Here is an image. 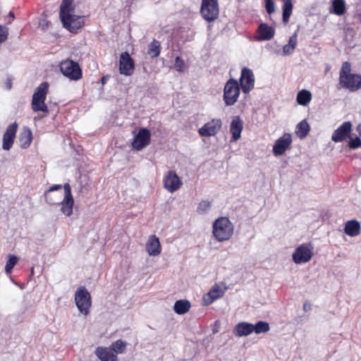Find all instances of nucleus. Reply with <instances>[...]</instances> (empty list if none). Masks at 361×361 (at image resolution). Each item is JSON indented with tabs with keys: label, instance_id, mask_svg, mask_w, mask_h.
Listing matches in <instances>:
<instances>
[{
	"label": "nucleus",
	"instance_id": "cd10ccee",
	"mask_svg": "<svg viewBox=\"0 0 361 361\" xmlns=\"http://www.w3.org/2000/svg\"><path fill=\"white\" fill-rule=\"evenodd\" d=\"M283 1V6H282V10H283V22L286 24L288 23L290 17L292 14L293 11V3L292 0H282Z\"/></svg>",
	"mask_w": 361,
	"mask_h": 361
},
{
	"label": "nucleus",
	"instance_id": "f03ea898",
	"mask_svg": "<svg viewBox=\"0 0 361 361\" xmlns=\"http://www.w3.org/2000/svg\"><path fill=\"white\" fill-rule=\"evenodd\" d=\"M49 91V83L42 82L35 90L32 99V109L35 112L42 111L48 113V106L45 103Z\"/></svg>",
	"mask_w": 361,
	"mask_h": 361
},
{
	"label": "nucleus",
	"instance_id": "1a4fd4ad",
	"mask_svg": "<svg viewBox=\"0 0 361 361\" xmlns=\"http://www.w3.org/2000/svg\"><path fill=\"white\" fill-rule=\"evenodd\" d=\"M18 128V123L16 121L7 126L2 138V149L4 150L8 151L12 148Z\"/></svg>",
	"mask_w": 361,
	"mask_h": 361
},
{
	"label": "nucleus",
	"instance_id": "2f4dec72",
	"mask_svg": "<svg viewBox=\"0 0 361 361\" xmlns=\"http://www.w3.org/2000/svg\"><path fill=\"white\" fill-rule=\"evenodd\" d=\"M312 94L310 91L302 90L297 94V102L302 106H307L311 101Z\"/></svg>",
	"mask_w": 361,
	"mask_h": 361
},
{
	"label": "nucleus",
	"instance_id": "4468645a",
	"mask_svg": "<svg viewBox=\"0 0 361 361\" xmlns=\"http://www.w3.org/2000/svg\"><path fill=\"white\" fill-rule=\"evenodd\" d=\"M63 27L73 33H76L84 25L83 17L71 14L68 16L67 19L61 20Z\"/></svg>",
	"mask_w": 361,
	"mask_h": 361
},
{
	"label": "nucleus",
	"instance_id": "37998d69",
	"mask_svg": "<svg viewBox=\"0 0 361 361\" xmlns=\"http://www.w3.org/2000/svg\"><path fill=\"white\" fill-rule=\"evenodd\" d=\"M348 147L353 149H355L361 147V139L358 137L351 138L348 142Z\"/></svg>",
	"mask_w": 361,
	"mask_h": 361
},
{
	"label": "nucleus",
	"instance_id": "58836bf2",
	"mask_svg": "<svg viewBox=\"0 0 361 361\" xmlns=\"http://www.w3.org/2000/svg\"><path fill=\"white\" fill-rule=\"evenodd\" d=\"M216 300V296H213L212 293L208 292L207 293L204 294L202 299V305L204 306H207L212 304L214 300Z\"/></svg>",
	"mask_w": 361,
	"mask_h": 361
},
{
	"label": "nucleus",
	"instance_id": "6e6552de",
	"mask_svg": "<svg viewBox=\"0 0 361 361\" xmlns=\"http://www.w3.org/2000/svg\"><path fill=\"white\" fill-rule=\"evenodd\" d=\"M240 86L245 94H247L254 89L255 76L252 71L247 67H243L241 70L240 77Z\"/></svg>",
	"mask_w": 361,
	"mask_h": 361
},
{
	"label": "nucleus",
	"instance_id": "473e14b6",
	"mask_svg": "<svg viewBox=\"0 0 361 361\" xmlns=\"http://www.w3.org/2000/svg\"><path fill=\"white\" fill-rule=\"evenodd\" d=\"M253 332L257 334L267 333L269 331V324L267 322L259 321L255 324H252Z\"/></svg>",
	"mask_w": 361,
	"mask_h": 361
},
{
	"label": "nucleus",
	"instance_id": "ea45409f",
	"mask_svg": "<svg viewBox=\"0 0 361 361\" xmlns=\"http://www.w3.org/2000/svg\"><path fill=\"white\" fill-rule=\"evenodd\" d=\"M185 66V63L184 60L180 56H176L175 59V63H174L175 69L178 72L181 73L184 71Z\"/></svg>",
	"mask_w": 361,
	"mask_h": 361
},
{
	"label": "nucleus",
	"instance_id": "2eb2a0df",
	"mask_svg": "<svg viewBox=\"0 0 361 361\" xmlns=\"http://www.w3.org/2000/svg\"><path fill=\"white\" fill-rule=\"evenodd\" d=\"M221 126V120L219 118H214L206 123L198 130V133L202 137L214 136L219 131Z\"/></svg>",
	"mask_w": 361,
	"mask_h": 361
},
{
	"label": "nucleus",
	"instance_id": "b1692460",
	"mask_svg": "<svg viewBox=\"0 0 361 361\" xmlns=\"http://www.w3.org/2000/svg\"><path fill=\"white\" fill-rule=\"evenodd\" d=\"M32 140V133L31 130L27 127H23L20 134L19 135L20 147L21 149L28 148Z\"/></svg>",
	"mask_w": 361,
	"mask_h": 361
},
{
	"label": "nucleus",
	"instance_id": "f3484780",
	"mask_svg": "<svg viewBox=\"0 0 361 361\" xmlns=\"http://www.w3.org/2000/svg\"><path fill=\"white\" fill-rule=\"evenodd\" d=\"M164 188L170 192L178 190L182 185V181L174 171H169L164 178Z\"/></svg>",
	"mask_w": 361,
	"mask_h": 361
},
{
	"label": "nucleus",
	"instance_id": "8fccbe9b",
	"mask_svg": "<svg viewBox=\"0 0 361 361\" xmlns=\"http://www.w3.org/2000/svg\"><path fill=\"white\" fill-rule=\"evenodd\" d=\"M8 18H10L11 20L8 23H11V20H13L14 19V18H15L14 13L12 12V11H10L9 13H8Z\"/></svg>",
	"mask_w": 361,
	"mask_h": 361
},
{
	"label": "nucleus",
	"instance_id": "c9c22d12",
	"mask_svg": "<svg viewBox=\"0 0 361 361\" xmlns=\"http://www.w3.org/2000/svg\"><path fill=\"white\" fill-rule=\"evenodd\" d=\"M211 206L209 201L202 200L199 203L197 207V213L199 214H204L211 209Z\"/></svg>",
	"mask_w": 361,
	"mask_h": 361
},
{
	"label": "nucleus",
	"instance_id": "4c0bfd02",
	"mask_svg": "<svg viewBox=\"0 0 361 361\" xmlns=\"http://www.w3.org/2000/svg\"><path fill=\"white\" fill-rule=\"evenodd\" d=\"M351 71V65L348 61H345L342 64V67L341 68L339 73V80L343 79L345 76H348L350 75Z\"/></svg>",
	"mask_w": 361,
	"mask_h": 361
},
{
	"label": "nucleus",
	"instance_id": "393cba45",
	"mask_svg": "<svg viewBox=\"0 0 361 361\" xmlns=\"http://www.w3.org/2000/svg\"><path fill=\"white\" fill-rule=\"evenodd\" d=\"M361 226L357 220H350L345 223L344 232L350 237H355L360 234Z\"/></svg>",
	"mask_w": 361,
	"mask_h": 361
},
{
	"label": "nucleus",
	"instance_id": "5701e85b",
	"mask_svg": "<svg viewBox=\"0 0 361 361\" xmlns=\"http://www.w3.org/2000/svg\"><path fill=\"white\" fill-rule=\"evenodd\" d=\"M146 250L150 256H156L161 252V245L159 238L154 235L149 237L147 244Z\"/></svg>",
	"mask_w": 361,
	"mask_h": 361
},
{
	"label": "nucleus",
	"instance_id": "9b49d317",
	"mask_svg": "<svg viewBox=\"0 0 361 361\" xmlns=\"http://www.w3.org/2000/svg\"><path fill=\"white\" fill-rule=\"evenodd\" d=\"M64 188V197L63 201L60 202L61 212L67 216H69L73 213V206L74 200L71 194V188L69 183H65Z\"/></svg>",
	"mask_w": 361,
	"mask_h": 361
},
{
	"label": "nucleus",
	"instance_id": "7ed1b4c3",
	"mask_svg": "<svg viewBox=\"0 0 361 361\" xmlns=\"http://www.w3.org/2000/svg\"><path fill=\"white\" fill-rule=\"evenodd\" d=\"M240 87L236 79L230 78L226 82L223 96L226 106H233L238 102L240 93Z\"/></svg>",
	"mask_w": 361,
	"mask_h": 361
},
{
	"label": "nucleus",
	"instance_id": "20e7f679",
	"mask_svg": "<svg viewBox=\"0 0 361 361\" xmlns=\"http://www.w3.org/2000/svg\"><path fill=\"white\" fill-rule=\"evenodd\" d=\"M75 305L80 313L87 315L92 305L91 295L84 287L80 286L75 293Z\"/></svg>",
	"mask_w": 361,
	"mask_h": 361
},
{
	"label": "nucleus",
	"instance_id": "49530a36",
	"mask_svg": "<svg viewBox=\"0 0 361 361\" xmlns=\"http://www.w3.org/2000/svg\"><path fill=\"white\" fill-rule=\"evenodd\" d=\"M62 188V185H52L46 192L47 193H50L51 192H53V191H55V190H58L59 189H61Z\"/></svg>",
	"mask_w": 361,
	"mask_h": 361
},
{
	"label": "nucleus",
	"instance_id": "a19ab883",
	"mask_svg": "<svg viewBox=\"0 0 361 361\" xmlns=\"http://www.w3.org/2000/svg\"><path fill=\"white\" fill-rule=\"evenodd\" d=\"M264 6L268 14L271 15L275 12V4L273 0H264Z\"/></svg>",
	"mask_w": 361,
	"mask_h": 361
},
{
	"label": "nucleus",
	"instance_id": "72a5a7b5",
	"mask_svg": "<svg viewBox=\"0 0 361 361\" xmlns=\"http://www.w3.org/2000/svg\"><path fill=\"white\" fill-rule=\"evenodd\" d=\"M127 343L121 339L114 342L110 348L116 355L123 353L126 350Z\"/></svg>",
	"mask_w": 361,
	"mask_h": 361
},
{
	"label": "nucleus",
	"instance_id": "6ab92c4d",
	"mask_svg": "<svg viewBox=\"0 0 361 361\" xmlns=\"http://www.w3.org/2000/svg\"><path fill=\"white\" fill-rule=\"evenodd\" d=\"M258 40L267 41L271 39L275 35V30L267 23H260L257 27Z\"/></svg>",
	"mask_w": 361,
	"mask_h": 361
},
{
	"label": "nucleus",
	"instance_id": "a18cd8bd",
	"mask_svg": "<svg viewBox=\"0 0 361 361\" xmlns=\"http://www.w3.org/2000/svg\"><path fill=\"white\" fill-rule=\"evenodd\" d=\"M49 193H47V192H46V193H45V196H46V200H47V202L49 204H59V202H56V201H54V198H51V197H49Z\"/></svg>",
	"mask_w": 361,
	"mask_h": 361
},
{
	"label": "nucleus",
	"instance_id": "9d476101",
	"mask_svg": "<svg viewBox=\"0 0 361 361\" xmlns=\"http://www.w3.org/2000/svg\"><path fill=\"white\" fill-rule=\"evenodd\" d=\"M135 70V63L128 51L121 54L119 59V73L126 76L133 75Z\"/></svg>",
	"mask_w": 361,
	"mask_h": 361
},
{
	"label": "nucleus",
	"instance_id": "79ce46f5",
	"mask_svg": "<svg viewBox=\"0 0 361 361\" xmlns=\"http://www.w3.org/2000/svg\"><path fill=\"white\" fill-rule=\"evenodd\" d=\"M213 296L216 297V300L223 296L224 291L217 285H214L209 291Z\"/></svg>",
	"mask_w": 361,
	"mask_h": 361
},
{
	"label": "nucleus",
	"instance_id": "a878e982",
	"mask_svg": "<svg viewBox=\"0 0 361 361\" xmlns=\"http://www.w3.org/2000/svg\"><path fill=\"white\" fill-rule=\"evenodd\" d=\"M73 0H62L60 6L59 16L61 20L67 19L68 16L73 12L74 8L73 7Z\"/></svg>",
	"mask_w": 361,
	"mask_h": 361
},
{
	"label": "nucleus",
	"instance_id": "de8ad7c7",
	"mask_svg": "<svg viewBox=\"0 0 361 361\" xmlns=\"http://www.w3.org/2000/svg\"><path fill=\"white\" fill-rule=\"evenodd\" d=\"M310 310H311V304L307 302H305L303 305V310L305 312H307V311H310Z\"/></svg>",
	"mask_w": 361,
	"mask_h": 361
},
{
	"label": "nucleus",
	"instance_id": "bb28decb",
	"mask_svg": "<svg viewBox=\"0 0 361 361\" xmlns=\"http://www.w3.org/2000/svg\"><path fill=\"white\" fill-rule=\"evenodd\" d=\"M190 302L187 300H177L173 305V310L178 314H184L190 308Z\"/></svg>",
	"mask_w": 361,
	"mask_h": 361
},
{
	"label": "nucleus",
	"instance_id": "f704fd0d",
	"mask_svg": "<svg viewBox=\"0 0 361 361\" xmlns=\"http://www.w3.org/2000/svg\"><path fill=\"white\" fill-rule=\"evenodd\" d=\"M334 13L338 16H341L345 10V5L343 0H334L332 3Z\"/></svg>",
	"mask_w": 361,
	"mask_h": 361
},
{
	"label": "nucleus",
	"instance_id": "c03bdc74",
	"mask_svg": "<svg viewBox=\"0 0 361 361\" xmlns=\"http://www.w3.org/2000/svg\"><path fill=\"white\" fill-rule=\"evenodd\" d=\"M8 35V30L2 25H0V43H2L7 39Z\"/></svg>",
	"mask_w": 361,
	"mask_h": 361
},
{
	"label": "nucleus",
	"instance_id": "603ef678",
	"mask_svg": "<svg viewBox=\"0 0 361 361\" xmlns=\"http://www.w3.org/2000/svg\"><path fill=\"white\" fill-rule=\"evenodd\" d=\"M356 130L360 136H361V124L357 125Z\"/></svg>",
	"mask_w": 361,
	"mask_h": 361
},
{
	"label": "nucleus",
	"instance_id": "f257e3e1",
	"mask_svg": "<svg viewBox=\"0 0 361 361\" xmlns=\"http://www.w3.org/2000/svg\"><path fill=\"white\" fill-rule=\"evenodd\" d=\"M233 232L234 226L228 217H219L212 224V235L218 242L230 240Z\"/></svg>",
	"mask_w": 361,
	"mask_h": 361
},
{
	"label": "nucleus",
	"instance_id": "4be33fe9",
	"mask_svg": "<svg viewBox=\"0 0 361 361\" xmlns=\"http://www.w3.org/2000/svg\"><path fill=\"white\" fill-rule=\"evenodd\" d=\"M94 353L101 361H118L117 355L110 348L99 346L96 348Z\"/></svg>",
	"mask_w": 361,
	"mask_h": 361
},
{
	"label": "nucleus",
	"instance_id": "e433bc0d",
	"mask_svg": "<svg viewBox=\"0 0 361 361\" xmlns=\"http://www.w3.org/2000/svg\"><path fill=\"white\" fill-rule=\"evenodd\" d=\"M18 259L16 256L13 255H8V260L5 266V271L6 273H10L16 264L18 262Z\"/></svg>",
	"mask_w": 361,
	"mask_h": 361
},
{
	"label": "nucleus",
	"instance_id": "c756f323",
	"mask_svg": "<svg viewBox=\"0 0 361 361\" xmlns=\"http://www.w3.org/2000/svg\"><path fill=\"white\" fill-rule=\"evenodd\" d=\"M310 130V126L305 120H302L296 126V133L300 139L305 138Z\"/></svg>",
	"mask_w": 361,
	"mask_h": 361
},
{
	"label": "nucleus",
	"instance_id": "ddd939ff",
	"mask_svg": "<svg viewBox=\"0 0 361 361\" xmlns=\"http://www.w3.org/2000/svg\"><path fill=\"white\" fill-rule=\"evenodd\" d=\"M292 143V136L290 133H284L281 137L275 141L273 146V154L276 156H281L288 149Z\"/></svg>",
	"mask_w": 361,
	"mask_h": 361
},
{
	"label": "nucleus",
	"instance_id": "09e8293b",
	"mask_svg": "<svg viewBox=\"0 0 361 361\" xmlns=\"http://www.w3.org/2000/svg\"><path fill=\"white\" fill-rule=\"evenodd\" d=\"M109 75H104L101 79V83L104 85L106 83L107 80H109Z\"/></svg>",
	"mask_w": 361,
	"mask_h": 361
},
{
	"label": "nucleus",
	"instance_id": "0eeeda50",
	"mask_svg": "<svg viewBox=\"0 0 361 361\" xmlns=\"http://www.w3.org/2000/svg\"><path fill=\"white\" fill-rule=\"evenodd\" d=\"M313 256L312 248L310 244H301L293 253V261L297 264H305L310 262Z\"/></svg>",
	"mask_w": 361,
	"mask_h": 361
},
{
	"label": "nucleus",
	"instance_id": "7c9ffc66",
	"mask_svg": "<svg viewBox=\"0 0 361 361\" xmlns=\"http://www.w3.org/2000/svg\"><path fill=\"white\" fill-rule=\"evenodd\" d=\"M161 52V44L160 42L154 39L148 45L147 54L152 58L157 57Z\"/></svg>",
	"mask_w": 361,
	"mask_h": 361
},
{
	"label": "nucleus",
	"instance_id": "3c124183",
	"mask_svg": "<svg viewBox=\"0 0 361 361\" xmlns=\"http://www.w3.org/2000/svg\"><path fill=\"white\" fill-rule=\"evenodd\" d=\"M11 87H12L11 80L8 79L7 81H6V88L8 90H11Z\"/></svg>",
	"mask_w": 361,
	"mask_h": 361
},
{
	"label": "nucleus",
	"instance_id": "a211bd4d",
	"mask_svg": "<svg viewBox=\"0 0 361 361\" xmlns=\"http://www.w3.org/2000/svg\"><path fill=\"white\" fill-rule=\"evenodd\" d=\"M352 130V123L350 121L343 123L332 134L331 140L335 142L345 140L350 136Z\"/></svg>",
	"mask_w": 361,
	"mask_h": 361
},
{
	"label": "nucleus",
	"instance_id": "c85d7f7f",
	"mask_svg": "<svg viewBox=\"0 0 361 361\" xmlns=\"http://www.w3.org/2000/svg\"><path fill=\"white\" fill-rule=\"evenodd\" d=\"M298 43V35L295 32L288 40V43L283 46V54L285 56L290 55L293 53Z\"/></svg>",
	"mask_w": 361,
	"mask_h": 361
},
{
	"label": "nucleus",
	"instance_id": "412c9836",
	"mask_svg": "<svg viewBox=\"0 0 361 361\" xmlns=\"http://www.w3.org/2000/svg\"><path fill=\"white\" fill-rule=\"evenodd\" d=\"M252 332V324L245 322L238 323L233 329V334L236 337L247 336Z\"/></svg>",
	"mask_w": 361,
	"mask_h": 361
},
{
	"label": "nucleus",
	"instance_id": "f8f14e48",
	"mask_svg": "<svg viewBox=\"0 0 361 361\" xmlns=\"http://www.w3.org/2000/svg\"><path fill=\"white\" fill-rule=\"evenodd\" d=\"M339 85L350 92H356L361 88V75L355 73L345 76L339 80Z\"/></svg>",
	"mask_w": 361,
	"mask_h": 361
},
{
	"label": "nucleus",
	"instance_id": "39448f33",
	"mask_svg": "<svg viewBox=\"0 0 361 361\" xmlns=\"http://www.w3.org/2000/svg\"><path fill=\"white\" fill-rule=\"evenodd\" d=\"M200 13L207 21H214L219 14L218 0H202Z\"/></svg>",
	"mask_w": 361,
	"mask_h": 361
},
{
	"label": "nucleus",
	"instance_id": "423d86ee",
	"mask_svg": "<svg viewBox=\"0 0 361 361\" xmlns=\"http://www.w3.org/2000/svg\"><path fill=\"white\" fill-rule=\"evenodd\" d=\"M60 70L63 75L72 80H78L82 76V70L79 64L73 60H66L61 63Z\"/></svg>",
	"mask_w": 361,
	"mask_h": 361
},
{
	"label": "nucleus",
	"instance_id": "dca6fc26",
	"mask_svg": "<svg viewBox=\"0 0 361 361\" xmlns=\"http://www.w3.org/2000/svg\"><path fill=\"white\" fill-rule=\"evenodd\" d=\"M150 131L147 128H141L135 135L132 147L136 150H141L150 142Z\"/></svg>",
	"mask_w": 361,
	"mask_h": 361
},
{
	"label": "nucleus",
	"instance_id": "aec40b11",
	"mask_svg": "<svg viewBox=\"0 0 361 361\" xmlns=\"http://www.w3.org/2000/svg\"><path fill=\"white\" fill-rule=\"evenodd\" d=\"M243 128V122L240 116H234L232 118L230 132L232 135V141H236L240 137L241 132Z\"/></svg>",
	"mask_w": 361,
	"mask_h": 361
}]
</instances>
